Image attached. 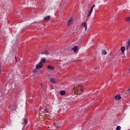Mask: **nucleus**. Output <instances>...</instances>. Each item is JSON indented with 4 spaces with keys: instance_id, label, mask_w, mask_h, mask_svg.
<instances>
[{
    "instance_id": "f257e3e1",
    "label": "nucleus",
    "mask_w": 130,
    "mask_h": 130,
    "mask_svg": "<svg viewBox=\"0 0 130 130\" xmlns=\"http://www.w3.org/2000/svg\"><path fill=\"white\" fill-rule=\"evenodd\" d=\"M45 62H46L45 58H42L39 64H37L36 69H42V66H43L42 63H45Z\"/></svg>"
},
{
    "instance_id": "f03ea898",
    "label": "nucleus",
    "mask_w": 130,
    "mask_h": 130,
    "mask_svg": "<svg viewBox=\"0 0 130 130\" xmlns=\"http://www.w3.org/2000/svg\"><path fill=\"white\" fill-rule=\"evenodd\" d=\"M82 26L85 28V31H87V23L86 22H82Z\"/></svg>"
},
{
    "instance_id": "7ed1b4c3",
    "label": "nucleus",
    "mask_w": 130,
    "mask_h": 130,
    "mask_svg": "<svg viewBox=\"0 0 130 130\" xmlns=\"http://www.w3.org/2000/svg\"><path fill=\"white\" fill-rule=\"evenodd\" d=\"M115 100H120L121 99V96H120V94H117L114 96Z\"/></svg>"
},
{
    "instance_id": "20e7f679",
    "label": "nucleus",
    "mask_w": 130,
    "mask_h": 130,
    "mask_svg": "<svg viewBox=\"0 0 130 130\" xmlns=\"http://www.w3.org/2000/svg\"><path fill=\"white\" fill-rule=\"evenodd\" d=\"M78 49H79V47L75 46L72 49V50H74V52H77Z\"/></svg>"
},
{
    "instance_id": "39448f33",
    "label": "nucleus",
    "mask_w": 130,
    "mask_h": 130,
    "mask_svg": "<svg viewBox=\"0 0 130 130\" xmlns=\"http://www.w3.org/2000/svg\"><path fill=\"white\" fill-rule=\"evenodd\" d=\"M47 69H48V70H49L50 71H53V70H54V69H55V68L50 65H48Z\"/></svg>"
},
{
    "instance_id": "423d86ee",
    "label": "nucleus",
    "mask_w": 130,
    "mask_h": 130,
    "mask_svg": "<svg viewBox=\"0 0 130 130\" xmlns=\"http://www.w3.org/2000/svg\"><path fill=\"white\" fill-rule=\"evenodd\" d=\"M22 121L23 122L22 123V125H24V126H25V125H26V124L28 123V122H27V120H26L25 119H22Z\"/></svg>"
},
{
    "instance_id": "0eeeda50",
    "label": "nucleus",
    "mask_w": 130,
    "mask_h": 130,
    "mask_svg": "<svg viewBox=\"0 0 130 130\" xmlns=\"http://www.w3.org/2000/svg\"><path fill=\"white\" fill-rule=\"evenodd\" d=\"M44 20H45V21H49V20H50V16L49 15L44 17Z\"/></svg>"
},
{
    "instance_id": "6e6552de",
    "label": "nucleus",
    "mask_w": 130,
    "mask_h": 130,
    "mask_svg": "<svg viewBox=\"0 0 130 130\" xmlns=\"http://www.w3.org/2000/svg\"><path fill=\"white\" fill-rule=\"evenodd\" d=\"M121 52H122V53H124V51H125V47H124V46H122L121 47Z\"/></svg>"
},
{
    "instance_id": "1a4fd4ad",
    "label": "nucleus",
    "mask_w": 130,
    "mask_h": 130,
    "mask_svg": "<svg viewBox=\"0 0 130 130\" xmlns=\"http://www.w3.org/2000/svg\"><path fill=\"white\" fill-rule=\"evenodd\" d=\"M50 82H51V83H56V79H55V78H50Z\"/></svg>"
},
{
    "instance_id": "9d476101",
    "label": "nucleus",
    "mask_w": 130,
    "mask_h": 130,
    "mask_svg": "<svg viewBox=\"0 0 130 130\" xmlns=\"http://www.w3.org/2000/svg\"><path fill=\"white\" fill-rule=\"evenodd\" d=\"M102 54H103V55H106V54H107V52L106 51V50L104 49L102 51Z\"/></svg>"
},
{
    "instance_id": "9b49d317",
    "label": "nucleus",
    "mask_w": 130,
    "mask_h": 130,
    "mask_svg": "<svg viewBox=\"0 0 130 130\" xmlns=\"http://www.w3.org/2000/svg\"><path fill=\"white\" fill-rule=\"evenodd\" d=\"M60 94L62 96H63V95H66V90H61L60 91Z\"/></svg>"
},
{
    "instance_id": "f8f14e48",
    "label": "nucleus",
    "mask_w": 130,
    "mask_h": 130,
    "mask_svg": "<svg viewBox=\"0 0 130 130\" xmlns=\"http://www.w3.org/2000/svg\"><path fill=\"white\" fill-rule=\"evenodd\" d=\"M49 53V52L46 50L45 51L41 52V54H48Z\"/></svg>"
},
{
    "instance_id": "ddd939ff",
    "label": "nucleus",
    "mask_w": 130,
    "mask_h": 130,
    "mask_svg": "<svg viewBox=\"0 0 130 130\" xmlns=\"http://www.w3.org/2000/svg\"><path fill=\"white\" fill-rule=\"evenodd\" d=\"M17 106H14L12 109H11V110H12V111H14L15 110H17Z\"/></svg>"
},
{
    "instance_id": "4468645a",
    "label": "nucleus",
    "mask_w": 130,
    "mask_h": 130,
    "mask_svg": "<svg viewBox=\"0 0 130 130\" xmlns=\"http://www.w3.org/2000/svg\"><path fill=\"white\" fill-rule=\"evenodd\" d=\"M56 55H61V56H62V52H57L55 53Z\"/></svg>"
},
{
    "instance_id": "2eb2a0df",
    "label": "nucleus",
    "mask_w": 130,
    "mask_h": 130,
    "mask_svg": "<svg viewBox=\"0 0 130 130\" xmlns=\"http://www.w3.org/2000/svg\"><path fill=\"white\" fill-rule=\"evenodd\" d=\"M79 89H80V91L81 93H83V91H84V88H83V86H80Z\"/></svg>"
},
{
    "instance_id": "dca6fc26",
    "label": "nucleus",
    "mask_w": 130,
    "mask_h": 130,
    "mask_svg": "<svg viewBox=\"0 0 130 130\" xmlns=\"http://www.w3.org/2000/svg\"><path fill=\"white\" fill-rule=\"evenodd\" d=\"M59 124L56 123V124H55V126L56 127V128H58V127H59Z\"/></svg>"
},
{
    "instance_id": "f3484780",
    "label": "nucleus",
    "mask_w": 130,
    "mask_h": 130,
    "mask_svg": "<svg viewBox=\"0 0 130 130\" xmlns=\"http://www.w3.org/2000/svg\"><path fill=\"white\" fill-rule=\"evenodd\" d=\"M116 130H121V126H117L116 128Z\"/></svg>"
},
{
    "instance_id": "a211bd4d",
    "label": "nucleus",
    "mask_w": 130,
    "mask_h": 130,
    "mask_svg": "<svg viewBox=\"0 0 130 130\" xmlns=\"http://www.w3.org/2000/svg\"><path fill=\"white\" fill-rule=\"evenodd\" d=\"M129 47H130V45L129 44H127V45H126V50H127V49H128V48H129Z\"/></svg>"
},
{
    "instance_id": "6ab92c4d",
    "label": "nucleus",
    "mask_w": 130,
    "mask_h": 130,
    "mask_svg": "<svg viewBox=\"0 0 130 130\" xmlns=\"http://www.w3.org/2000/svg\"><path fill=\"white\" fill-rule=\"evenodd\" d=\"M44 111L45 113H49V111L47 109H44Z\"/></svg>"
},
{
    "instance_id": "aec40b11",
    "label": "nucleus",
    "mask_w": 130,
    "mask_h": 130,
    "mask_svg": "<svg viewBox=\"0 0 130 130\" xmlns=\"http://www.w3.org/2000/svg\"><path fill=\"white\" fill-rule=\"evenodd\" d=\"M126 21L127 22H129V21H130V16L128 17H127V18H126Z\"/></svg>"
},
{
    "instance_id": "412c9836",
    "label": "nucleus",
    "mask_w": 130,
    "mask_h": 130,
    "mask_svg": "<svg viewBox=\"0 0 130 130\" xmlns=\"http://www.w3.org/2000/svg\"><path fill=\"white\" fill-rule=\"evenodd\" d=\"M91 14H92V12L89 11L87 14V17H90V16H91Z\"/></svg>"
},
{
    "instance_id": "4be33fe9",
    "label": "nucleus",
    "mask_w": 130,
    "mask_h": 130,
    "mask_svg": "<svg viewBox=\"0 0 130 130\" xmlns=\"http://www.w3.org/2000/svg\"><path fill=\"white\" fill-rule=\"evenodd\" d=\"M34 74H36L37 73V70L36 69H35L33 71Z\"/></svg>"
},
{
    "instance_id": "5701e85b",
    "label": "nucleus",
    "mask_w": 130,
    "mask_h": 130,
    "mask_svg": "<svg viewBox=\"0 0 130 130\" xmlns=\"http://www.w3.org/2000/svg\"><path fill=\"white\" fill-rule=\"evenodd\" d=\"M72 20H73V18H71L69 20V21H68V24H69L70 23H71V22H72Z\"/></svg>"
},
{
    "instance_id": "b1692460",
    "label": "nucleus",
    "mask_w": 130,
    "mask_h": 130,
    "mask_svg": "<svg viewBox=\"0 0 130 130\" xmlns=\"http://www.w3.org/2000/svg\"><path fill=\"white\" fill-rule=\"evenodd\" d=\"M127 43H128V44H129V45H130V39L128 40Z\"/></svg>"
},
{
    "instance_id": "393cba45",
    "label": "nucleus",
    "mask_w": 130,
    "mask_h": 130,
    "mask_svg": "<svg viewBox=\"0 0 130 130\" xmlns=\"http://www.w3.org/2000/svg\"><path fill=\"white\" fill-rule=\"evenodd\" d=\"M54 89V86H51V89L52 90V89Z\"/></svg>"
},
{
    "instance_id": "a878e982",
    "label": "nucleus",
    "mask_w": 130,
    "mask_h": 130,
    "mask_svg": "<svg viewBox=\"0 0 130 130\" xmlns=\"http://www.w3.org/2000/svg\"><path fill=\"white\" fill-rule=\"evenodd\" d=\"M89 12H90V13H92V12H93V9H90V10L89 11Z\"/></svg>"
},
{
    "instance_id": "bb28decb",
    "label": "nucleus",
    "mask_w": 130,
    "mask_h": 130,
    "mask_svg": "<svg viewBox=\"0 0 130 130\" xmlns=\"http://www.w3.org/2000/svg\"><path fill=\"white\" fill-rule=\"evenodd\" d=\"M89 12H90V13H92V12H93V9H90V10L89 11Z\"/></svg>"
},
{
    "instance_id": "cd10ccee",
    "label": "nucleus",
    "mask_w": 130,
    "mask_h": 130,
    "mask_svg": "<svg viewBox=\"0 0 130 130\" xmlns=\"http://www.w3.org/2000/svg\"><path fill=\"white\" fill-rule=\"evenodd\" d=\"M9 109H10V110H12V109H11V106L9 107Z\"/></svg>"
},
{
    "instance_id": "c85d7f7f",
    "label": "nucleus",
    "mask_w": 130,
    "mask_h": 130,
    "mask_svg": "<svg viewBox=\"0 0 130 130\" xmlns=\"http://www.w3.org/2000/svg\"><path fill=\"white\" fill-rule=\"evenodd\" d=\"M15 59H16V61H18L17 60V57H15Z\"/></svg>"
},
{
    "instance_id": "c756f323",
    "label": "nucleus",
    "mask_w": 130,
    "mask_h": 130,
    "mask_svg": "<svg viewBox=\"0 0 130 130\" xmlns=\"http://www.w3.org/2000/svg\"><path fill=\"white\" fill-rule=\"evenodd\" d=\"M128 91L129 93H130V88H128Z\"/></svg>"
},
{
    "instance_id": "7c9ffc66",
    "label": "nucleus",
    "mask_w": 130,
    "mask_h": 130,
    "mask_svg": "<svg viewBox=\"0 0 130 130\" xmlns=\"http://www.w3.org/2000/svg\"><path fill=\"white\" fill-rule=\"evenodd\" d=\"M94 7H95V5H93L92 6V8H94Z\"/></svg>"
},
{
    "instance_id": "2f4dec72",
    "label": "nucleus",
    "mask_w": 130,
    "mask_h": 130,
    "mask_svg": "<svg viewBox=\"0 0 130 130\" xmlns=\"http://www.w3.org/2000/svg\"><path fill=\"white\" fill-rule=\"evenodd\" d=\"M93 9H94V8L93 7H91V10H93Z\"/></svg>"
},
{
    "instance_id": "473e14b6",
    "label": "nucleus",
    "mask_w": 130,
    "mask_h": 130,
    "mask_svg": "<svg viewBox=\"0 0 130 130\" xmlns=\"http://www.w3.org/2000/svg\"><path fill=\"white\" fill-rule=\"evenodd\" d=\"M43 84H41V87H43Z\"/></svg>"
},
{
    "instance_id": "72a5a7b5",
    "label": "nucleus",
    "mask_w": 130,
    "mask_h": 130,
    "mask_svg": "<svg viewBox=\"0 0 130 130\" xmlns=\"http://www.w3.org/2000/svg\"><path fill=\"white\" fill-rule=\"evenodd\" d=\"M46 47H49V46L48 45H46Z\"/></svg>"
},
{
    "instance_id": "f704fd0d",
    "label": "nucleus",
    "mask_w": 130,
    "mask_h": 130,
    "mask_svg": "<svg viewBox=\"0 0 130 130\" xmlns=\"http://www.w3.org/2000/svg\"><path fill=\"white\" fill-rule=\"evenodd\" d=\"M2 71H1V69H0V74H1V72Z\"/></svg>"
}]
</instances>
